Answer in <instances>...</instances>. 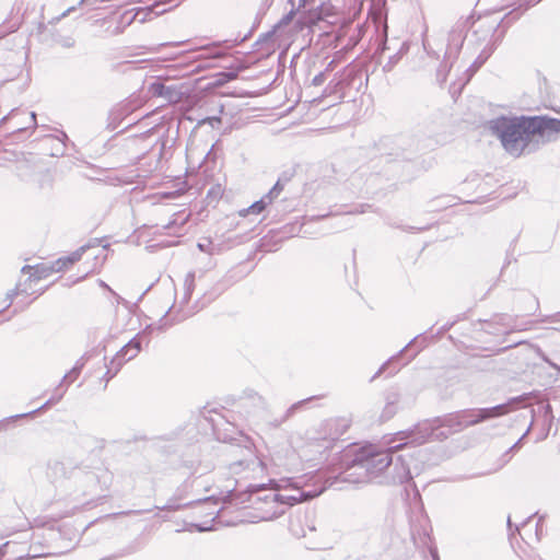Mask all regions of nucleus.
<instances>
[{
    "mask_svg": "<svg viewBox=\"0 0 560 560\" xmlns=\"http://www.w3.org/2000/svg\"><path fill=\"white\" fill-rule=\"evenodd\" d=\"M489 130L495 136L505 152L514 158L530 153L538 147L534 138L544 141L552 140V136L560 133V119L545 115L540 116H500L489 120Z\"/></svg>",
    "mask_w": 560,
    "mask_h": 560,
    "instance_id": "f257e3e1",
    "label": "nucleus"
},
{
    "mask_svg": "<svg viewBox=\"0 0 560 560\" xmlns=\"http://www.w3.org/2000/svg\"><path fill=\"white\" fill-rule=\"evenodd\" d=\"M510 15H512V12L506 14L501 21H497L492 18L478 19L474 30V37H476L477 44L479 46L483 44L485 46H491L493 44L495 49L505 33L504 30L500 31V27Z\"/></svg>",
    "mask_w": 560,
    "mask_h": 560,
    "instance_id": "f03ea898",
    "label": "nucleus"
},
{
    "mask_svg": "<svg viewBox=\"0 0 560 560\" xmlns=\"http://www.w3.org/2000/svg\"><path fill=\"white\" fill-rule=\"evenodd\" d=\"M472 16L458 20L448 33L445 59L456 60L465 42L468 25Z\"/></svg>",
    "mask_w": 560,
    "mask_h": 560,
    "instance_id": "7ed1b4c3",
    "label": "nucleus"
},
{
    "mask_svg": "<svg viewBox=\"0 0 560 560\" xmlns=\"http://www.w3.org/2000/svg\"><path fill=\"white\" fill-rule=\"evenodd\" d=\"M81 258V253H73L70 256L62 257L50 264H39L36 267H30L34 269V275H38L39 278H47L55 272L67 270L70 266L77 262Z\"/></svg>",
    "mask_w": 560,
    "mask_h": 560,
    "instance_id": "20e7f679",
    "label": "nucleus"
},
{
    "mask_svg": "<svg viewBox=\"0 0 560 560\" xmlns=\"http://www.w3.org/2000/svg\"><path fill=\"white\" fill-rule=\"evenodd\" d=\"M508 405H499L492 408H483L477 411L466 410L465 428L476 425L485 420L504 416L509 412Z\"/></svg>",
    "mask_w": 560,
    "mask_h": 560,
    "instance_id": "39448f33",
    "label": "nucleus"
},
{
    "mask_svg": "<svg viewBox=\"0 0 560 560\" xmlns=\"http://www.w3.org/2000/svg\"><path fill=\"white\" fill-rule=\"evenodd\" d=\"M395 40H390L388 39L387 37L385 38L384 43H383V46H382V51H386V50H395L396 49V46H398V49L397 51H395L394 54H392L389 57H388V60L383 65V71L384 72H389L394 69V67L398 63V61L401 59V57L408 51L409 49V44L407 42H397V43H394Z\"/></svg>",
    "mask_w": 560,
    "mask_h": 560,
    "instance_id": "423d86ee",
    "label": "nucleus"
},
{
    "mask_svg": "<svg viewBox=\"0 0 560 560\" xmlns=\"http://www.w3.org/2000/svg\"><path fill=\"white\" fill-rule=\"evenodd\" d=\"M25 549L14 541H7L0 547V560H22Z\"/></svg>",
    "mask_w": 560,
    "mask_h": 560,
    "instance_id": "0eeeda50",
    "label": "nucleus"
},
{
    "mask_svg": "<svg viewBox=\"0 0 560 560\" xmlns=\"http://www.w3.org/2000/svg\"><path fill=\"white\" fill-rule=\"evenodd\" d=\"M465 418L466 413L464 411L446 415L442 419L436 420L440 423L436 428L447 427L459 431L465 428Z\"/></svg>",
    "mask_w": 560,
    "mask_h": 560,
    "instance_id": "6e6552de",
    "label": "nucleus"
},
{
    "mask_svg": "<svg viewBox=\"0 0 560 560\" xmlns=\"http://www.w3.org/2000/svg\"><path fill=\"white\" fill-rule=\"evenodd\" d=\"M318 436L315 439L318 440H327L329 442H334L338 439L339 432L335 429V423L332 421H327L319 427L317 430Z\"/></svg>",
    "mask_w": 560,
    "mask_h": 560,
    "instance_id": "1a4fd4ad",
    "label": "nucleus"
},
{
    "mask_svg": "<svg viewBox=\"0 0 560 560\" xmlns=\"http://www.w3.org/2000/svg\"><path fill=\"white\" fill-rule=\"evenodd\" d=\"M185 92L176 84L166 85L163 98L168 103L176 104L183 100Z\"/></svg>",
    "mask_w": 560,
    "mask_h": 560,
    "instance_id": "9d476101",
    "label": "nucleus"
},
{
    "mask_svg": "<svg viewBox=\"0 0 560 560\" xmlns=\"http://www.w3.org/2000/svg\"><path fill=\"white\" fill-rule=\"evenodd\" d=\"M182 0H160L156 1L151 8L150 12H153L155 15L162 14L168 11L172 8L177 7Z\"/></svg>",
    "mask_w": 560,
    "mask_h": 560,
    "instance_id": "9b49d317",
    "label": "nucleus"
},
{
    "mask_svg": "<svg viewBox=\"0 0 560 560\" xmlns=\"http://www.w3.org/2000/svg\"><path fill=\"white\" fill-rule=\"evenodd\" d=\"M493 51H494L493 44L491 46H483L482 50L477 56L475 61L471 63L469 69H472L474 72L477 71L489 59V57L493 54Z\"/></svg>",
    "mask_w": 560,
    "mask_h": 560,
    "instance_id": "f8f14e48",
    "label": "nucleus"
},
{
    "mask_svg": "<svg viewBox=\"0 0 560 560\" xmlns=\"http://www.w3.org/2000/svg\"><path fill=\"white\" fill-rule=\"evenodd\" d=\"M266 208H267V206L265 205V201L259 199V200L253 202L249 207L240 210L238 214L242 218H245L249 214L257 215V214H260Z\"/></svg>",
    "mask_w": 560,
    "mask_h": 560,
    "instance_id": "ddd939ff",
    "label": "nucleus"
},
{
    "mask_svg": "<svg viewBox=\"0 0 560 560\" xmlns=\"http://www.w3.org/2000/svg\"><path fill=\"white\" fill-rule=\"evenodd\" d=\"M139 12L125 11L119 18V25L115 30V34H119L124 28L130 25L138 16Z\"/></svg>",
    "mask_w": 560,
    "mask_h": 560,
    "instance_id": "4468645a",
    "label": "nucleus"
},
{
    "mask_svg": "<svg viewBox=\"0 0 560 560\" xmlns=\"http://www.w3.org/2000/svg\"><path fill=\"white\" fill-rule=\"evenodd\" d=\"M454 61L455 60H447L444 58L443 62L439 67L438 71H436V79L441 84L446 81L447 73H448L450 69L452 68Z\"/></svg>",
    "mask_w": 560,
    "mask_h": 560,
    "instance_id": "2eb2a0df",
    "label": "nucleus"
},
{
    "mask_svg": "<svg viewBox=\"0 0 560 560\" xmlns=\"http://www.w3.org/2000/svg\"><path fill=\"white\" fill-rule=\"evenodd\" d=\"M165 88H166V84H164V83H162V82H153V83L150 85V92H151L154 96L163 97V96H164Z\"/></svg>",
    "mask_w": 560,
    "mask_h": 560,
    "instance_id": "dca6fc26",
    "label": "nucleus"
},
{
    "mask_svg": "<svg viewBox=\"0 0 560 560\" xmlns=\"http://www.w3.org/2000/svg\"><path fill=\"white\" fill-rule=\"evenodd\" d=\"M221 79L218 80L220 84L232 81L237 78V72L228 71L220 73Z\"/></svg>",
    "mask_w": 560,
    "mask_h": 560,
    "instance_id": "f3484780",
    "label": "nucleus"
},
{
    "mask_svg": "<svg viewBox=\"0 0 560 560\" xmlns=\"http://www.w3.org/2000/svg\"><path fill=\"white\" fill-rule=\"evenodd\" d=\"M326 80V72L325 71H320L318 74H316L313 80H312V84L315 85V86H319L322 85Z\"/></svg>",
    "mask_w": 560,
    "mask_h": 560,
    "instance_id": "a211bd4d",
    "label": "nucleus"
},
{
    "mask_svg": "<svg viewBox=\"0 0 560 560\" xmlns=\"http://www.w3.org/2000/svg\"><path fill=\"white\" fill-rule=\"evenodd\" d=\"M276 198H278V195H275L271 190H269L260 199L265 201L266 206H268L271 205Z\"/></svg>",
    "mask_w": 560,
    "mask_h": 560,
    "instance_id": "6ab92c4d",
    "label": "nucleus"
},
{
    "mask_svg": "<svg viewBox=\"0 0 560 560\" xmlns=\"http://www.w3.org/2000/svg\"><path fill=\"white\" fill-rule=\"evenodd\" d=\"M284 188V183H282L281 178H279L277 180V183L271 187V191L275 194V195H280V192L283 190Z\"/></svg>",
    "mask_w": 560,
    "mask_h": 560,
    "instance_id": "aec40b11",
    "label": "nucleus"
},
{
    "mask_svg": "<svg viewBox=\"0 0 560 560\" xmlns=\"http://www.w3.org/2000/svg\"><path fill=\"white\" fill-rule=\"evenodd\" d=\"M371 206L369 205H360L355 207L353 210H351L349 213H364L366 209H369Z\"/></svg>",
    "mask_w": 560,
    "mask_h": 560,
    "instance_id": "412c9836",
    "label": "nucleus"
},
{
    "mask_svg": "<svg viewBox=\"0 0 560 560\" xmlns=\"http://www.w3.org/2000/svg\"><path fill=\"white\" fill-rule=\"evenodd\" d=\"M202 122H208L213 127L214 122H217V124L221 122V118L217 117V116L208 117V118L203 119Z\"/></svg>",
    "mask_w": 560,
    "mask_h": 560,
    "instance_id": "4be33fe9",
    "label": "nucleus"
},
{
    "mask_svg": "<svg viewBox=\"0 0 560 560\" xmlns=\"http://www.w3.org/2000/svg\"><path fill=\"white\" fill-rule=\"evenodd\" d=\"M308 4L311 5V9H313L314 0H300L299 7H306Z\"/></svg>",
    "mask_w": 560,
    "mask_h": 560,
    "instance_id": "5701e85b",
    "label": "nucleus"
},
{
    "mask_svg": "<svg viewBox=\"0 0 560 560\" xmlns=\"http://www.w3.org/2000/svg\"><path fill=\"white\" fill-rule=\"evenodd\" d=\"M30 120L33 126H36V114L34 112L30 113Z\"/></svg>",
    "mask_w": 560,
    "mask_h": 560,
    "instance_id": "b1692460",
    "label": "nucleus"
},
{
    "mask_svg": "<svg viewBox=\"0 0 560 560\" xmlns=\"http://www.w3.org/2000/svg\"><path fill=\"white\" fill-rule=\"evenodd\" d=\"M75 8L74 7H71L69 9H67L65 12L61 13L60 18H65L67 16L71 11H73Z\"/></svg>",
    "mask_w": 560,
    "mask_h": 560,
    "instance_id": "393cba45",
    "label": "nucleus"
},
{
    "mask_svg": "<svg viewBox=\"0 0 560 560\" xmlns=\"http://www.w3.org/2000/svg\"><path fill=\"white\" fill-rule=\"evenodd\" d=\"M15 113V109H12L11 113L7 116H4L2 119H1V122H4L5 120H8L9 118H11Z\"/></svg>",
    "mask_w": 560,
    "mask_h": 560,
    "instance_id": "a878e982",
    "label": "nucleus"
},
{
    "mask_svg": "<svg viewBox=\"0 0 560 560\" xmlns=\"http://www.w3.org/2000/svg\"><path fill=\"white\" fill-rule=\"evenodd\" d=\"M165 245H170V246L179 245V242L172 241V242L166 243Z\"/></svg>",
    "mask_w": 560,
    "mask_h": 560,
    "instance_id": "bb28decb",
    "label": "nucleus"
},
{
    "mask_svg": "<svg viewBox=\"0 0 560 560\" xmlns=\"http://www.w3.org/2000/svg\"><path fill=\"white\" fill-rule=\"evenodd\" d=\"M15 30L9 31V33L14 32ZM8 34V32L0 33V38L4 37Z\"/></svg>",
    "mask_w": 560,
    "mask_h": 560,
    "instance_id": "cd10ccee",
    "label": "nucleus"
},
{
    "mask_svg": "<svg viewBox=\"0 0 560 560\" xmlns=\"http://www.w3.org/2000/svg\"><path fill=\"white\" fill-rule=\"evenodd\" d=\"M63 149H65V144L62 143L61 148L57 149V152H59L60 154H63Z\"/></svg>",
    "mask_w": 560,
    "mask_h": 560,
    "instance_id": "c85d7f7f",
    "label": "nucleus"
},
{
    "mask_svg": "<svg viewBox=\"0 0 560 560\" xmlns=\"http://www.w3.org/2000/svg\"><path fill=\"white\" fill-rule=\"evenodd\" d=\"M392 459L389 457L386 458L385 460V466H388L390 464Z\"/></svg>",
    "mask_w": 560,
    "mask_h": 560,
    "instance_id": "c756f323",
    "label": "nucleus"
},
{
    "mask_svg": "<svg viewBox=\"0 0 560 560\" xmlns=\"http://www.w3.org/2000/svg\"><path fill=\"white\" fill-rule=\"evenodd\" d=\"M65 45L69 47V46H71V45H72V43H70V42H66V44H65Z\"/></svg>",
    "mask_w": 560,
    "mask_h": 560,
    "instance_id": "7c9ffc66",
    "label": "nucleus"
},
{
    "mask_svg": "<svg viewBox=\"0 0 560 560\" xmlns=\"http://www.w3.org/2000/svg\"><path fill=\"white\" fill-rule=\"evenodd\" d=\"M63 139H67V135L65 132L61 133Z\"/></svg>",
    "mask_w": 560,
    "mask_h": 560,
    "instance_id": "2f4dec72",
    "label": "nucleus"
},
{
    "mask_svg": "<svg viewBox=\"0 0 560 560\" xmlns=\"http://www.w3.org/2000/svg\"><path fill=\"white\" fill-rule=\"evenodd\" d=\"M144 21H145V16H143V18H141V19H140V22H141V23H142V22H144Z\"/></svg>",
    "mask_w": 560,
    "mask_h": 560,
    "instance_id": "473e14b6",
    "label": "nucleus"
},
{
    "mask_svg": "<svg viewBox=\"0 0 560 560\" xmlns=\"http://www.w3.org/2000/svg\"><path fill=\"white\" fill-rule=\"evenodd\" d=\"M24 128H16L14 131H22Z\"/></svg>",
    "mask_w": 560,
    "mask_h": 560,
    "instance_id": "72a5a7b5",
    "label": "nucleus"
},
{
    "mask_svg": "<svg viewBox=\"0 0 560 560\" xmlns=\"http://www.w3.org/2000/svg\"><path fill=\"white\" fill-rule=\"evenodd\" d=\"M135 348L139 350V343H135Z\"/></svg>",
    "mask_w": 560,
    "mask_h": 560,
    "instance_id": "f704fd0d",
    "label": "nucleus"
},
{
    "mask_svg": "<svg viewBox=\"0 0 560 560\" xmlns=\"http://www.w3.org/2000/svg\"><path fill=\"white\" fill-rule=\"evenodd\" d=\"M259 243H261V240H258V243H256V246H259L260 245Z\"/></svg>",
    "mask_w": 560,
    "mask_h": 560,
    "instance_id": "c9c22d12",
    "label": "nucleus"
},
{
    "mask_svg": "<svg viewBox=\"0 0 560 560\" xmlns=\"http://www.w3.org/2000/svg\"><path fill=\"white\" fill-rule=\"evenodd\" d=\"M259 243H261V240H258V243H256V246H259L260 245Z\"/></svg>",
    "mask_w": 560,
    "mask_h": 560,
    "instance_id": "e433bc0d",
    "label": "nucleus"
}]
</instances>
